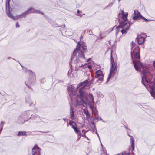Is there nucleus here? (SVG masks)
<instances>
[{"instance_id": "obj_1", "label": "nucleus", "mask_w": 155, "mask_h": 155, "mask_svg": "<svg viewBox=\"0 0 155 155\" xmlns=\"http://www.w3.org/2000/svg\"><path fill=\"white\" fill-rule=\"evenodd\" d=\"M135 70L137 71L141 72L142 71L143 75L141 82L147 88L150 93L151 96L155 98V83L151 82L150 78L153 77L150 71V68L145 64H143L140 61H137L135 62L133 61Z\"/></svg>"}, {"instance_id": "obj_2", "label": "nucleus", "mask_w": 155, "mask_h": 155, "mask_svg": "<svg viewBox=\"0 0 155 155\" xmlns=\"http://www.w3.org/2000/svg\"><path fill=\"white\" fill-rule=\"evenodd\" d=\"M87 51V47L86 43L83 42L80 45V42H78V45L77 46L75 49L74 50L71 57V60L73 59L75 57L76 58L77 61H87L88 62L91 58H88L87 61L84 56V52Z\"/></svg>"}, {"instance_id": "obj_3", "label": "nucleus", "mask_w": 155, "mask_h": 155, "mask_svg": "<svg viewBox=\"0 0 155 155\" xmlns=\"http://www.w3.org/2000/svg\"><path fill=\"white\" fill-rule=\"evenodd\" d=\"M122 18L124 21L120 23L119 26L116 28V35L118 34L119 32H121L122 34H125L127 33L130 26V25L129 23H125V22L127 20V17L128 14L127 13H125L124 11H121Z\"/></svg>"}, {"instance_id": "obj_4", "label": "nucleus", "mask_w": 155, "mask_h": 155, "mask_svg": "<svg viewBox=\"0 0 155 155\" xmlns=\"http://www.w3.org/2000/svg\"><path fill=\"white\" fill-rule=\"evenodd\" d=\"M86 97H83L84 101L82 99H80V102H79L78 104L82 105L84 107L87 106V103H88L89 106L90 108L93 111L95 109L94 107V101L93 96L91 93L87 92L86 93Z\"/></svg>"}, {"instance_id": "obj_5", "label": "nucleus", "mask_w": 155, "mask_h": 155, "mask_svg": "<svg viewBox=\"0 0 155 155\" xmlns=\"http://www.w3.org/2000/svg\"><path fill=\"white\" fill-rule=\"evenodd\" d=\"M25 72L29 75V77L27 82H25L26 85L30 88L29 85L31 86L33 85L35 83L36 80L35 76V74L30 70H27Z\"/></svg>"}, {"instance_id": "obj_6", "label": "nucleus", "mask_w": 155, "mask_h": 155, "mask_svg": "<svg viewBox=\"0 0 155 155\" xmlns=\"http://www.w3.org/2000/svg\"><path fill=\"white\" fill-rule=\"evenodd\" d=\"M110 61L111 66L110 69V73L107 78V81L110 78L112 75H114L117 72V66L115 65V63L112 56V50L111 51Z\"/></svg>"}, {"instance_id": "obj_7", "label": "nucleus", "mask_w": 155, "mask_h": 155, "mask_svg": "<svg viewBox=\"0 0 155 155\" xmlns=\"http://www.w3.org/2000/svg\"><path fill=\"white\" fill-rule=\"evenodd\" d=\"M82 86L79 90V94L81 96H82L84 94V90L88 89L90 87V84L88 80H86L82 82H80L77 85V88H78Z\"/></svg>"}, {"instance_id": "obj_8", "label": "nucleus", "mask_w": 155, "mask_h": 155, "mask_svg": "<svg viewBox=\"0 0 155 155\" xmlns=\"http://www.w3.org/2000/svg\"><path fill=\"white\" fill-rule=\"evenodd\" d=\"M131 49H133V51H131V52L132 58H133V55L134 58L137 59L140 58V49L139 47L137 46L136 44L133 42L131 43Z\"/></svg>"}, {"instance_id": "obj_9", "label": "nucleus", "mask_w": 155, "mask_h": 155, "mask_svg": "<svg viewBox=\"0 0 155 155\" xmlns=\"http://www.w3.org/2000/svg\"><path fill=\"white\" fill-rule=\"evenodd\" d=\"M22 116H19L18 118V123L19 124H22L25 121H28L30 119H31L33 122L35 123L39 122L41 121V119L40 117L38 115H33L31 117H30L29 119L26 120H23L20 121V120L21 119H22Z\"/></svg>"}, {"instance_id": "obj_10", "label": "nucleus", "mask_w": 155, "mask_h": 155, "mask_svg": "<svg viewBox=\"0 0 155 155\" xmlns=\"http://www.w3.org/2000/svg\"><path fill=\"white\" fill-rule=\"evenodd\" d=\"M7 16L10 18L16 20L22 18H25L26 15H28V13L27 12H26V11H25L20 15H18L16 16H14L13 15L11 14L10 10H9L7 12Z\"/></svg>"}, {"instance_id": "obj_11", "label": "nucleus", "mask_w": 155, "mask_h": 155, "mask_svg": "<svg viewBox=\"0 0 155 155\" xmlns=\"http://www.w3.org/2000/svg\"><path fill=\"white\" fill-rule=\"evenodd\" d=\"M95 77V78H98L99 80L101 81L103 80L104 74L101 71L98 70L96 72Z\"/></svg>"}, {"instance_id": "obj_12", "label": "nucleus", "mask_w": 155, "mask_h": 155, "mask_svg": "<svg viewBox=\"0 0 155 155\" xmlns=\"http://www.w3.org/2000/svg\"><path fill=\"white\" fill-rule=\"evenodd\" d=\"M32 155H40V149L38 147L37 145H35L32 148Z\"/></svg>"}, {"instance_id": "obj_13", "label": "nucleus", "mask_w": 155, "mask_h": 155, "mask_svg": "<svg viewBox=\"0 0 155 155\" xmlns=\"http://www.w3.org/2000/svg\"><path fill=\"white\" fill-rule=\"evenodd\" d=\"M68 124L72 127V128L74 130L76 133H78L79 131V130L78 129V128L76 127V124L72 120H70Z\"/></svg>"}, {"instance_id": "obj_14", "label": "nucleus", "mask_w": 155, "mask_h": 155, "mask_svg": "<svg viewBox=\"0 0 155 155\" xmlns=\"http://www.w3.org/2000/svg\"><path fill=\"white\" fill-rule=\"evenodd\" d=\"M69 116L70 118L73 120H75L76 119V117L74 114V109L71 105Z\"/></svg>"}, {"instance_id": "obj_15", "label": "nucleus", "mask_w": 155, "mask_h": 155, "mask_svg": "<svg viewBox=\"0 0 155 155\" xmlns=\"http://www.w3.org/2000/svg\"><path fill=\"white\" fill-rule=\"evenodd\" d=\"M26 11L27 12L28 15L29 13H41L44 15L43 13L40 12L39 11L35 10L32 8H30Z\"/></svg>"}, {"instance_id": "obj_16", "label": "nucleus", "mask_w": 155, "mask_h": 155, "mask_svg": "<svg viewBox=\"0 0 155 155\" xmlns=\"http://www.w3.org/2000/svg\"><path fill=\"white\" fill-rule=\"evenodd\" d=\"M138 43L139 45H141L145 41V38L142 36L139 35L136 38Z\"/></svg>"}, {"instance_id": "obj_17", "label": "nucleus", "mask_w": 155, "mask_h": 155, "mask_svg": "<svg viewBox=\"0 0 155 155\" xmlns=\"http://www.w3.org/2000/svg\"><path fill=\"white\" fill-rule=\"evenodd\" d=\"M134 13L135 14V15H137L140 17L141 18L145 20L147 22L149 21H151L150 20L146 19L144 17L142 16L141 15V14L140 13V12L137 10H134Z\"/></svg>"}, {"instance_id": "obj_18", "label": "nucleus", "mask_w": 155, "mask_h": 155, "mask_svg": "<svg viewBox=\"0 0 155 155\" xmlns=\"http://www.w3.org/2000/svg\"><path fill=\"white\" fill-rule=\"evenodd\" d=\"M83 112L86 115V118L87 120H88L90 117V115L88 110L86 109H83Z\"/></svg>"}, {"instance_id": "obj_19", "label": "nucleus", "mask_w": 155, "mask_h": 155, "mask_svg": "<svg viewBox=\"0 0 155 155\" xmlns=\"http://www.w3.org/2000/svg\"><path fill=\"white\" fill-rule=\"evenodd\" d=\"M128 136L130 137V142L131 143V146L132 148V150L133 151L134 150V139L133 137L128 134Z\"/></svg>"}, {"instance_id": "obj_20", "label": "nucleus", "mask_w": 155, "mask_h": 155, "mask_svg": "<svg viewBox=\"0 0 155 155\" xmlns=\"http://www.w3.org/2000/svg\"><path fill=\"white\" fill-rule=\"evenodd\" d=\"M26 132L25 131H19L17 134V136H26Z\"/></svg>"}, {"instance_id": "obj_21", "label": "nucleus", "mask_w": 155, "mask_h": 155, "mask_svg": "<svg viewBox=\"0 0 155 155\" xmlns=\"http://www.w3.org/2000/svg\"><path fill=\"white\" fill-rule=\"evenodd\" d=\"M32 114V112L31 111L28 110L25 112L23 114L25 117H28Z\"/></svg>"}, {"instance_id": "obj_22", "label": "nucleus", "mask_w": 155, "mask_h": 155, "mask_svg": "<svg viewBox=\"0 0 155 155\" xmlns=\"http://www.w3.org/2000/svg\"><path fill=\"white\" fill-rule=\"evenodd\" d=\"M130 153H128L125 152H123L117 155H129Z\"/></svg>"}, {"instance_id": "obj_23", "label": "nucleus", "mask_w": 155, "mask_h": 155, "mask_svg": "<svg viewBox=\"0 0 155 155\" xmlns=\"http://www.w3.org/2000/svg\"><path fill=\"white\" fill-rule=\"evenodd\" d=\"M90 125L91 127L93 129H95V126L94 125V123L93 122H91L90 124Z\"/></svg>"}, {"instance_id": "obj_24", "label": "nucleus", "mask_w": 155, "mask_h": 155, "mask_svg": "<svg viewBox=\"0 0 155 155\" xmlns=\"http://www.w3.org/2000/svg\"><path fill=\"white\" fill-rule=\"evenodd\" d=\"M9 2H10V0H6V8H7V6L8 5V10H10L9 7Z\"/></svg>"}, {"instance_id": "obj_25", "label": "nucleus", "mask_w": 155, "mask_h": 155, "mask_svg": "<svg viewBox=\"0 0 155 155\" xmlns=\"http://www.w3.org/2000/svg\"><path fill=\"white\" fill-rule=\"evenodd\" d=\"M74 88V87L73 85H71L70 86L68 87V91H72V89H73Z\"/></svg>"}, {"instance_id": "obj_26", "label": "nucleus", "mask_w": 155, "mask_h": 155, "mask_svg": "<svg viewBox=\"0 0 155 155\" xmlns=\"http://www.w3.org/2000/svg\"><path fill=\"white\" fill-rule=\"evenodd\" d=\"M140 17L138 16L135 15L133 17V19L134 20H137Z\"/></svg>"}, {"instance_id": "obj_27", "label": "nucleus", "mask_w": 155, "mask_h": 155, "mask_svg": "<svg viewBox=\"0 0 155 155\" xmlns=\"http://www.w3.org/2000/svg\"><path fill=\"white\" fill-rule=\"evenodd\" d=\"M80 12V11L79 10H78L77 12L76 15L78 16H79L81 17H82L83 16V15L81 14H79V13Z\"/></svg>"}, {"instance_id": "obj_28", "label": "nucleus", "mask_w": 155, "mask_h": 155, "mask_svg": "<svg viewBox=\"0 0 155 155\" xmlns=\"http://www.w3.org/2000/svg\"><path fill=\"white\" fill-rule=\"evenodd\" d=\"M4 124V122L2 121L0 123V128L1 127H2V129H3V125Z\"/></svg>"}, {"instance_id": "obj_29", "label": "nucleus", "mask_w": 155, "mask_h": 155, "mask_svg": "<svg viewBox=\"0 0 155 155\" xmlns=\"http://www.w3.org/2000/svg\"><path fill=\"white\" fill-rule=\"evenodd\" d=\"M37 132H41V133H47V132H42V131H35V134H38V135H42V134H38V133H37Z\"/></svg>"}, {"instance_id": "obj_30", "label": "nucleus", "mask_w": 155, "mask_h": 155, "mask_svg": "<svg viewBox=\"0 0 155 155\" xmlns=\"http://www.w3.org/2000/svg\"><path fill=\"white\" fill-rule=\"evenodd\" d=\"M96 119L97 120H102L101 118L97 115V116Z\"/></svg>"}, {"instance_id": "obj_31", "label": "nucleus", "mask_w": 155, "mask_h": 155, "mask_svg": "<svg viewBox=\"0 0 155 155\" xmlns=\"http://www.w3.org/2000/svg\"><path fill=\"white\" fill-rule=\"evenodd\" d=\"M87 33H89L90 35H91L92 33L91 30H88L87 31Z\"/></svg>"}, {"instance_id": "obj_32", "label": "nucleus", "mask_w": 155, "mask_h": 155, "mask_svg": "<svg viewBox=\"0 0 155 155\" xmlns=\"http://www.w3.org/2000/svg\"><path fill=\"white\" fill-rule=\"evenodd\" d=\"M45 81V79L44 78L42 79L41 81V83H44Z\"/></svg>"}, {"instance_id": "obj_33", "label": "nucleus", "mask_w": 155, "mask_h": 155, "mask_svg": "<svg viewBox=\"0 0 155 155\" xmlns=\"http://www.w3.org/2000/svg\"><path fill=\"white\" fill-rule=\"evenodd\" d=\"M19 27H20V26H19L18 23V22H17L16 23V27L19 28Z\"/></svg>"}, {"instance_id": "obj_34", "label": "nucleus", "mask_w": 155, "mask_h": 155, "mask_svg": "<svg viewBox=\"0 0 155 155\" xmlns=\"http://www.w3.org/2000/svg\"><path fill=\"white\" fill-rule=\"evenodd\" d=\"M64 31H61V33H62V35H67V34H66V35H64Z\"/></svg>"}, {"instance_id": "obj_35", "label": "nucleus", "mask_w": 155, "mask_h": 155, "mask_svg": "<svg viewBox=\"0 0 155 155\" xmlns=\"http://www.w3.org/2000/svg\"><path fill=\"white\" fill-rule=\"evenodd\" d=\"M88 67L89 69H91L92 68V67H91V66H90V65H88Z\"/></svg>"}, {"instance_id": "obj_36", "label": "nucleus", "mask_w": 155, "mask_h": 155, "mask_svg": "<svg viewBox=\"0 0 155 155\" xmlns=\"http://www.w3.org/2000/svg\"><path fill=\"white\" fill-rule=\"evenodd\" d=\"M95 130H96V131H97V130H96V129H95ZM96 134L97 135V136H98V137H99V139H100V138H99V134H98L97 132V131H96Z\"/></svg>"}, {"instance_id": "obj_37", "label": "nucleus", "mask_w": 155, "mask_h": 155, "mask_svg": "<svg viewBox=\"0 0 155 155\" xmlns=\"http://www.w3.org/2000/svg\"><path fill=\"white\" fill-rule=\"evenodd\" d=\"M58 81H58V83L60 82V83H61V84L62 85V83H63V82L62 81H60V80H58Z\"/></svg>"}, {"instance_id": "obj_38", "label": "nucleus", "mask_w": 155, "mask_h": 155, "mask_svg": "<svg viewBox=\"0 0 155 155\" xmlns=\"http://www.w3.org/2000/svg\"><path fill=\"white\" fill-rule=\"evenodd\" d=\"M108 44H109L110 45V41H108Z\"/></svg>"}, {"instance_id": "obj_39", "label": "nucleus", "mask_w": 155, "mask_h": 155, "mask_svg": "<svg viewBox=\"0 0 155 155\" xmlns=\"http://www.w3.org/2000/svg\"><path fill=\"white\" fill-rule=\"evenodd\" d=\"M66 122L67 123V126H68V121H66Z\"/></svg>"}, {"instance_id": "obj_40", "label": "nucleus", "mask_w": 155, "mask_h": 155, "mask_svg": "<svg viewBox=\"0 0 155 155\" xmlns=\"http://www.w3.org/2000/svg\"><path fill=\"white\" fill-rule=\"evenodd\" d=\"M10 58H11L10 57H8L7 58L8 59H9Z\"/></svg>"}, {"instance_id": "obj_41", "label": "nucleus", "mask_w": 155, "mask_h": 155, "mask_svg": "<svg viewBox=\"0 0 155 155\" xmlns=\"http://www.w3.org/2000/svg\"><path fill=\"white\" fill-rule=\"evenodd\" d=\"M67 90H68V86H67Z\"/></svg>"}, {"instance_id": "obj_42", "label": "nucleus", "mask_w": 155, "mask_h": 155, "mask_svg": "<svg viewBox=\"0 0 155 155\" xmlns=\"http://www.w3.org/2000/svg\"><path fill=\"white\" fill-rule=\"evenodd\" d=\"M12 59H14V60H15V59L14 58H12Z\"/></svg>"}, {"instance_id": "obj_43", "label": "nucleus", "mask_w": 155, "mask_h": 155, "mask_svg": "<svg viewBox=\"0 0 155 155\" xmlns=\"http://www.w3.org/2000/svg\"><path fill=\"white\" fill-rule=\"evenodd\" d=\"M118 1H121V0H118Z\"/></svg>"}, {"instance_id": "obj_44", "label": "nucleus", "mask_w": 155, "mask_h": 155, "mask_svg": "<svg viewBox=\"0 0 155 155\" xmlns=\"http://www.w3.org/2000/svg\"><path fill=\"white\" fill-rule=\"evenodd\" d=\"M101 144L102 146V143H101Z\"/></svg>"}, {"instance_id": "obj_45", "label": "nucleus", "mask_w": 155, "mask_h": 155, "mask_svg": "<svg viewBox=\"0 0 155 155\" xmlns=\"http://www.w3.org/2000/svg\"><path fill=\"white\" fill-rule=\"evenodd\" d=\"M112 4H111V5L110 6V7H111V6H112Z\"/></svg>"}, {"instance_id": "obj_46", "label": "nucleus", "mask_w": 155, "mask_h": 155, "mask_svg": "<svg viewBox=\"0 0 155 155\" xmlns=\"http://www.w3.org/2000/svg\"><path fill=\"white\" fill-rule=\"evenodd\" d=\"M132 153L134 154V153H133L132 152Z\"/></svg>"}, {"instance_id": "obj_47", "label": "nucleus", "mask_w": 155, "mask_h": 155, "mask_svg": "<svg viewBox=\"0 0 155 155\" xmlns=\"http://www.w3.org/2000/svg\"><path fill=\"white\" fill-rule=\"evenodd\" d=\"M65 120V119H64V120Z\"/></svg>"}, {"instance_id": "obj_48", "label": "nucleus", "mask_w": 155, "mask_h": 155, "mask_svg": "<svg viewBox=\"0 0 155 155\" xmlns=\"http://www.w3.org/2000/svg\"><path fill=\"white\" fill-rule=\"evenodd\" d=\"M106 155H108L106 154Z\"/></svg>"}]
</instances>
